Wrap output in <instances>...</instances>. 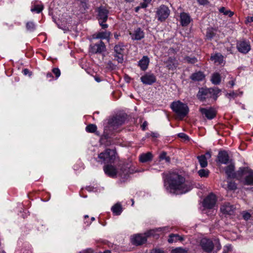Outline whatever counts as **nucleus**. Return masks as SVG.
<instances>
[{
	"mask_svg": "<svg viewBox=\"0 0 253 253\" xmlns=\"http://www.w3.org/2000/svg\"><path fill=\"white\" fill-rule=\"evenodd\" d=\"M46 76L47 78H50V80H49L50 81H52V79H53V76L52 75V74L50 72L47 73Z\"/></svg>",
	"mask_w": 253,
	"mask_h": 253,
	"instance_id": "052dcab7",
	"label": "nucleus"
},
{
	"mask_svg": "<svg viewBox=\"0 0 253 253\" xmlns=\"http://www.w3.org/2000/svg\"><path fill=\"white\" fill-rule=\"evenodd\" d=\"M232 250V247L231 245L226 246L224 247L223 253H227Z\"/></svg>",
	"mask_w": 253,
	"mask_h": 253,
	"instance_id": "864d4df0",
	"label": "nucleus"
},
{
	"mask_svg": "<svg viewBox=\"0 0 253 253\" xmlns=\"http://www.w3.org/2000/svg\"><path fill=\"white\" fill-rule=\"evenodd\" d=\"M151 1V0H143L142 2H141L140 4V7L142 8H146L148 6V3Z\"/></svg>",
	"mask_w": 253,
	"mask_h": 253,
	"instance_id": "8fccbe9b",
	"label": "nucleus"
},
{
	"mask_svg": "<svg viewBox=\"0 0 253 253\" xmlns=\"http://www.w3.org/2000/svg\"><path fill=\"white\" fill-rule=\"evenodd\" d=\"M165 63L166 65V68L169 71H174L178 65V61L174 56H169Z\"/></svg>",
	"mask_w": 253,
	"mask_h": 253,
	"instance_id": "a211bd4d",
	"label": "nucleus"
},
{
	"mask_svg": "<svg viewBox=\"0 0 253 253\" xmlns=\"http://www.w3.org/2000/svg\"><path fill=\"white\" fill-rule=\"evenodd\" d=\"M164 185L166 191L172 194H185L190 191L192 187L190 184L185 183V178L176 172H169L163 173Z\"/></svg>",
	"mask_w": 253,
	"mask_h": 253,
	"instance_id": "f257e3e1",
	"label": "nucleus"
},
{
	"mask_svg": "<svg viewBox=\"0 0 253 253\" xmlns=\"http://www.w3.org/2000/svg\"><path fill=\"white\" fill-rule=\"evenodd\" d=\"M216 33L213 31V28H208L206 34V40L211 41L215 36Z\"/></svg>",
	"mask_w": 253,
	"mask_h": 253,
	"instance_id": "f704fd0d",
	"label": "nucleus"
},
{
	"mask_svg": "<svg viewBox=\"0 0 253 253\" xmlns=\"http://www.w3.org/2000/svg\"><path fill=\"white\" fill-rule=\"evenodd\" d=\"M226 96L228 97H231L232 98L235 99L238 96H239V94L237 91H233L232 92H230L229 93H227L226 94Z\"/></svg>",
	"mask_w": 253,
	"mask_h": 253,
	"instance_id": "de8ad7c7",
	"label": "nucleus"
},
{
	"mask_svg": "<svg viewBox=\"0 0 253 253\" xmlns=\"http://www.w3.org/2000/svg\"><path fill=\"white\" fill-rule=\"evenodd\" d=\"M235 208L229 203H225L220 208L222 213L225 215H233L234 213Z\"/></svg>",
	"mask_w": 253,
	"mask_h": 253,
	"instance_id": "4be33fe9",
	"label": "nucleus"
},
{
	"mask_svg": "<svg viewBox=\"0 0 253 253\" xmlns=\"http://www.w3.org/2000/svg\"><path fill=\"white\" fill-rule=\"evenodd\" d=\"M228 84L230 85V87L232 88L235 85V82L234 80L230 81L228 82Z\"/></svg>",
	"mask_w": 253,
	"mask_h": 253,
	"instance_id": "e2e57ef3",
	"label": "nucleus"
},
{
	"mask_svg": "<svg viewBox=\"0 0 253 253\" xmlns=\"http://www.w3.org/2000/svg\"><path fill=\"white\" fill-rule=\"evenodd\" d=\"M135 172L134 167L129 163H125L120 166L118 173L122 178L127 179L129 174H133Z\"/></svg>",
	"mask_w": 253,
	"mask_h": 253,
	"instance_id": "1a4fd4ad",
	"label": "nucleus"
},
{
	"mask_svg": "<svg viewBox=\"0 0 253 253\" xmlns=\"http://www.w3.org/2000/svg\"><path fill=\"white\" fill-rule=\"evenodd\" d=\"M153 155L151 152L143 153L139 156V161L141 163H146L152 160Z\"/></svg>",
	"mask_w": 253,
	"mask_h": 253,
	"instance_id": "c85d7f7f",
	"label": "nucleus"
},
{
	"mask_svg": "<svg viewBox=\"0 0 253 253\" xmlns=\"http://www.w3.org/2000/svg\"><path fill=\"white\" fill-rule=\"evenodd\" d=\"M103 170L107 176L112 178L116 177L118 174L117 169L112 164L105 165L103 167Z\"/></svg>",
	"mask_w": 253,
	"mask_h": 253,
	"instance_id": "6ab92c4d",
	"label": "nucleus"
},
{
	"mask_svg": "<svg viewBox=\"0 0 253 253\" xmlns=\"http://www.w3.org/2000/svg\"><path fill=\"white\" fill-rule=\"evenodd\" d=\"M111 33L108 31H105L102 32H99L93 34L92 35V38L93 39H100L104 40L106 39L109 41L110 39Z\"/></svg>",
	"mask_w": 253,
	"mask_h": 253,
	"instance_id": "b1692460",
	"label": "nucleus"
},
{
	"mask_svg": "<svg viewBox=\"0 0 253 253\" xmlns=\"http://www.w3.org/2000/svg\"><path fill=\"white\" fill-rule=\"evenodd\" d=\"M247 22L251 23L253 22V16H248L247 18Z\"/></svg>",
	"mask_w": 253,
	"mask_h": 253,
	"instance_id": "69168bd1",
	"label": "nucleus"
},
{
	"mask_svg": "<svg viewBox=\"0 0 253 253\" xmlns=\"http://www.w3.org/2000/svg\"><path fill=\"white\" fill-rule=\"evenodd\" d=\"M243 218L244 220L247 221L249 219H250L251 217V214L250 213H249V212L248 211H244L243 212Z\"/></svg>",
	"mask_w": 253,
	"mask_h": 253,
	"instance_id": "09e8293b",
	"label": "nucleus"
},
{
	"mask_svg": "<svg viewBox=\"0 0 253 253\" xmlns=\"http://www.w3.org/2000/svg\"><path fill=\"white\" fill-rule=\"evenodd\" d=\"M200 245L203 251L206 253H211L214 247L212 241L206 238L201 239Z\"/></svg>",
	"mask_w": 253,
	"mask_h": 253,
	"instance_id": "f8f14e48",
	"label": "nucleus"
},
{
	"mask_svg": "<svg viewBox=\"0 0 253 253\" xmlns=\"http://www.w3.org/2000/svg\"><path fill=\"white\" fill-rule=\"evenodd\" d=\"M150 59L147 56H143L142 58L138 61V66L140 69L143 71H146L149 66Z\"/></svg>",
	"mask_w": 253,
	"mask_h": 253,
	"instance_id": "bb28decb",
	"label": "nucleus"
},
{
	"mask_svg": "<svg viewBox=\"0 0 253 253\" xmlns=\"http://www.w3.org/2000/svg\"><path fill=\"white\" fill-rule=\"evenodd\" d=\"M160 161L165 160L166 163H170V158L167 156V153L165 151H163L159 155V157Z\"/></svg>",
	"mask_w": 253,
	"mask_h": 253,
	"instance_id": "ea45409f",
	"label": "nucleus"
},
{
	"mask_svg": "<svg viewBox=\"0 0 253 253\" xmlns=\"http://www.w3.org/2000/svg\"><path fill=\"white\" fill-rule=\"evenodd\" d=\"M106 50L104 42L100 40L98 42L90 45L89 52L92 54H101Z\"/></svg>",
	"mask_w": 253,
	"mask_h": 253,
	"instance_id": "ddd939ff",
	"label": "nucleus"
},
{
	"mask_svg": "<svg viewBox=\"0 0 253 253\" xmlns=\"http://www.w3.org/2000/svg\"><path fill=\"white\" fill-rule=\"evenodd\" d=\"M184 238L177 234H171L169 235L168 241L169 243L176 242L178 241H183Z\"/></svg>",
	"mask_w": 253,
	"mask_h": 253,
	"instance_id": "7c9ffc66",
	"label": "nucleus"
},
{
	"mask_svg": "<svg viewBox=\"0 0 253 253\" xmlns=\"http://www.w3.org/2000/svg\"><path fill=\"white\" fill-rule=\"evenodd\" d=\"M198 2L200 5H205L209 3L208 0H197Z\"/></svg>",
	"mask_w": 253,
	"mask_h": 253,
	"instance_id": "5fc2aeb1",
	"label": "nucleus"
},
{
	"mask_svg": "<svg viewBox=\"0 0 253 253\" xmlns=\"http://www.w3.org/2000/svg\"><path fill=\"white\" fill-rule=\"evenodd\" d=\"M178 136L181 138L184 139L185 140H189V137L184 133H179L178 134Z\"/></svg>",
	"mask_w": 253,
	"mask_h": 253,
	"instance_id": "3c124183",
	"label": "nucleus"
},
{
	"mask_svg": "<svg viewBox=\"0 0 253 253\" xmlns=\"http://www.w3.org/2000/svg\"><path fill=\"white\" fill-rule=\"evenodd\" d=\"M36 25L33 21H28L26 24V28L27 31L33 32L36 30Z\"/></svg>",
	"mask_w": 253,
	"mask_h": 253,
	"instance_id": "c9c22d12",
	"label": "nucleus"
},
{
	"mask_svg": "<svg viewBox=\"0 0 253 253\" xmlns=\"http://www.w3.org/2000/svg\"><path fill=\"white\" fill-rule=\"evenodd\" d=\"M147 241V237L144 234H138L133 236L131 242L133 245L138 246L146 243Z\"/></svg>",
	"mask_w": 253,
	"mask_h": 253,
	"instance_id": "412c9836",
	"label": "nucleus"
},
{
	"mask_svg": "<svg viewBox=\"0 0 253 253\" xmlns=\"http://www.w3.org/2000/svg\"><path fill=\"white\" fill-rule=\"evenodd\" d=\"M206 77L204 72L201 71H196L192 73L189 77V79L193 82H202Z\"/></svg>",
	"mask_w": 253,
	"mask_h": 253,
	"instance_id": "a878e982",
	"label": "nucleus"
},
{
	"mask_svg": "<svg viewBox=\"0 0 253 253\" xmlns=\"http://www.w3.org/2000/svg\"><path fill=\"white\" fill-rule=\"evenodd\" d=\"M148 126V123L147 121H144L143 124L141 125V128L142 130L145 131L146 128L147 126Z\"/></svg>",
	"mask_w": 253,
	"mask_h": 253,
	"instance_id": "6e6d98bb",
	"label": "nucleus"
},
{
	"mask_svg": "<svg viewBox=\"0 0 253 253\" xmlns=\"http://www.w3.org/2000/svg\"><path fill=\"white\" fill-rule=\"evenodd\" d=\"M150 253H167L165 252L164 250H163V249L155 248L152 249L150 251Z\"/></svg>",
	"mask_w": 253,
	"mask_h": 253,
	"instance_id": "a18cd8bd",
	"label": "nucleus"
},
{
	"mask_svg": "<svg viewBox=\"0 0 253 253\" xmlns=\"http://www.w3.org/2000/svg\"><path fill=\"white\" fill-rule=\"evenodd\" d=\"M198 173L201 177H208L210 174V171L208 169H202L198 171Z\"/></svg>",
	"mask_w": 253,
	"mask_h": 253,
	"instance_id": "58836bf2",
	"label": "nucleus"
},
{
	"mask_svg": "<svg viewBox=\"0 0 253 253\" xmlns=\"http://www.w3.org/2000/svg\"><path fill=\"white\" fill-rule=\"evenodd\" d=\"M220 12L223 13L225 15H228L229 17H231L234 15V12L230 10H226L225 7H221L219 9Z\"/></svg>",
	"mask_w": 253,
	"mask_h": 253,
	"instance_id": "a19ab883",
	"label": "nucleus"
},
{
	"mask_svg": "<svg viewBox=\"0 0 253 253\" xmlns=\"http://www.w3.org/2000/svg\"><path fill=\"white\" fill-rule=\"evenodd\" d=\"M108 66H109V68H110L112 70H114L116 69V65L114 64L112 61H109L108 63Z\"/></svg>",
	"mask_w": 253,
	"mask_h": 253,
	"instance_id": "bf43d9fd",
	"label": "nucleus"
},
{
	"mask_svg": "<svg viewBox=\"0 0 253 253\" xmlns=\"http://www.w3.org/2000/svg\"><path fill=\"white\" fill-rule=\"evenodd\" d=\"M93 189V187H91V186H87L86 187V189L88 191H91Z\"/></svg>",
	"mask_w": 253,
	"mask_h": 253,
	"instance_id": "774afa93",
	"label": "nucleus"
},
{
	"mask_svg": "<svg viewBox=\"0 0 253 253\" xmlns=\"http://www.w3.org/2000/svg\"><path fill=\"white\" fill-rule=\"evenodd\" d=\"M129 34L131 35L132 40L140 41L145 37V33L140 27L137 28L134 30L132 34L130 33Z\"/></svg>",
	"mask_w": 253,
	"mask_h": 253,
	"instance_id": "393cba45",
	"label": "nucleus"
},
{
	"mask_svg": "<svg viewBox=\"0 0 253 253\" xmlns=\"http://www.w3.org/2000/svg\"><path fill=\"white\" fill-rule=\"evenodd\" d=\"M211 81L214 85H218L221 81V77L219 73H214L211 77Z\"/></svg>",
	"mask_w": 253,
	"mask_h": 253,
	"instance_id": "c756f323",
	"label": "nucleus"
},
{
	"mask_svg": "<svg viewBox=\"0 0 253 253\" xmlns=\"http://www.w3.org/2000/svg\"><path fill=\"white\" fill-rule=\"evenodd\" d=\"M126 118L127 115L126 114H117L110 117L108 119L107 126L105 127L104 133L101 135V139H108L109 137V134L106 132L107 127L116 129L125 123Z\"/></svg>",
	"mask_w": 253,
	"mask_h": 253,
	"instance_id": "20e7f679",
	"label": "nucleus"
},
{
	"mask_svg": "<svg viewBox=\"0 0 253 253\" xmlns=\"http://www.w3.org/2000/svg\"><path fill=\"white\" fill-rule=\"evenodd\" d=\"M199 111L203 117L209 120L213 119L217 115V111L211 107L209 108H200Z\"/></svg>",
	"mask_w": 253,
	"mask_h": 253,
	"instance_id": "2eb2a0df",
	"label": "nucleus"
},
{
	"mask_svg": "<svg viewBox=\"0 0 253 253\" xmlns=\"http://www.w3.org/2000/svg\"><path fill=\"white\" fill-rule=\"evenodd\" d=\"M150 135L153 138H156L159 137L160 135L158 132L152 131L150 132Z\"/></svg>",
	"mask_w": 253,
	"mask_h": 253,
	"instance_id": "4d7b16f0",
	"label": "nucleus"
},
{
	"mask_svg": "<svg viewBox=\"0 0 253 253\" xmlns=\"http://www.w3.org/2000/svg\"><path fill=\"white\" fill-rule=\"evenodd\" d=\"M43 9V6L40 4H35L31 9L32 12H36L37 13H41Z\"/></svg>",
	"mask_w": 253,
	"mask_h": 253,
	"instance_id": "4c0bfd02",
	"label": "nucleus"
},
{
	"mask_svg": "<svg viewBox=\"0 0 253 253\" xmlns=\"http://www.w3.org/2000/svg\"><path fill=\"white\" fill-rule=\"evenodd\" d=\"M140 80L144 84L152 85L156 82L157 78L154 74L146 73L141 77Z\"/></svg>",
	"mask_w": 253,
	"mask_h": 253,
	"instance_id": "f3484780",
	"label": "nucleus"
},
{
	"mask_svg": "<svg viewBox=\"0 0 253 253\" xmlns=\"http://www.w3.org/2000/svg\"><path fill=\"white\" fill-rule=\"evenodd\" d=\"M183 62L187 64H194L198 62V59L194 56H185L183 58Z\"/></svg>",
	"mask_w": 253,
	"mask_h": 253,
	"instance_id": "72a5a7b5",
	"label": "nucleus"
},
{
	"mask_svg": "<svg viewBox=\"0 0 253 253\" xmlns=\"http://www.w3.org/2000/svg\"><path fill=\"white\" fill-rule=\"evenodd\" d=\"M111 211L114 215H120L123 211V208L121 204L119 203H116L112 207Z\"/></svg>",
	"mask_w": 253,
	"mask_h": 253,
	"instance_id": "2f4dec72",
	"label": "nucleus"
},
{
	"mask_svg": "<svg viewBox=\"0 0 253 253\" xmlns=\"http://www.w3.org/2000/svg\"><path fill=\"white\" fill-rule=\"evenodd\" d=\"M171 253H188V250L181 247H178L172 249Z\"/></svg>",
	"mask_w": 253,
	"mask_h": 253,
	"instance_id": "79ce46f5",
	"label": "nucleus"
},
{
	"mask_svg": "<svg viewBox=\"0 0 253 253\" xmlns=\"http://www.w3.org/2000/svg\"><path fill=\"white\" fill-rule=\"evenodd\" d=\"M117 152L115 149H106L98 156V162L107 165L114 163Z\"/></svg>",
	"mask_w": 253,
	"mask_h": 253,
	"instance_id": "423d86ee",
	"label": "nucleus"
},
{
	"mask_svg": "<svg viewBox=\"0 0 253 253\" xmlns=\"http://www.w3.org/2000/svg\"><path fill=\"white\" fill-rule=\"evenodd\" d=\"M80 253H93V251L91 249H88L83 252H80Z\"/></svg>",
	"mask_w": 253,
	"mask_h": 253,
	"instance_id": "680f3d73",
	"label": "nucleus"
},
{
	"mask_svg": "<svg viewBox=\"0 0 253 253\" xmlns=\"http://www.w3.org/2000/svg\"><path fill=\"white\" fill-rule=\"evenodd\" d=\"M221 93V90L217 87L209 88L201 87L199 88L196 97L199 100L202 102L211 100L213 102H215Z\"/></svg>",
	"mask_w": 253,
	"mask_h": 253,
	"instance_id": "7ed1b4c3",
	"label": "nucleus"
},
{
	"mask_svg": "<svg viewBox=\"0 0 253 253\" xmlns=\"http://www.w3.org/2000/svg\"><path fill=\"white\" fill-rule=\"evenodd\" d=\"M169 14L170 10L167 6L164 4L161 5L156 11L157 20L161 22H165Z\"/></svg>",
	"mask_w": 253,
	"mask_h": 253,
	"instance_id": "9d476101",
	"label": "nucleus"
},
{
	"mask_svg": "<svg viewBox=\"0 0 253 253\" xmlns=\"http://www.w3.org/2000/svg\"><path fill=\"white\" fill-rule=\"evenodd\" d=\"M96 13V19L98 22L99 26L102 29L106 30L108 28V24H106L109 17V10L103 5H101L95 8Z\"/></svg>",
	"mask_w": 253,
	"mask_h": 253,
	"instance_id": "39448f33",
	"label": "nucleus"
},
{
	"mask_svg": "<svg viewBox=\"0 0 253 253\" xmlns=\"http://www.w3.org/2000/svg\"><path fill=\"white\" fill-rule=\"evenodd\" d=\"M216 202V195L213 193H211L204 199L202 206L205 209H212L215 206Z\"/></svg>",
	"mask_w": 253,
	"mask_h": 253,
	"instance_id": "9b49d317",
	"label": "nucleus"
},
{
	"mask_svg": "<svg viewBox=\"0 0 253 253\" xmlns=\"http://www.w3.org/2000/svg\"><path fill=\"white\" fill-rule=\"evenodd\" d=\"M180 23L182 27H187L193 21L188 13L182 12L180 13Z\"/></svg>",
	"mask_w": 253,
	"mask_h": 253,
	"instance_id": "aec40b11",
	"label": "nucleus"
},
{
	"mask_svg": "<svg viewBox=\"0 0 253 253\" xmlns=\"http://www.w3.org/2000/svg\"><path fill=\"white\" fill-rule=\"evenodd\" d=\"M227 187L230 190H235L237 189L236 183L232 181L227 182Z\"/></svg>",
	"mask_w": 253,
	"mask_h": 253,
	"instance_id": "37998d69",
	"label": "nucleus"
},
{
	"mask_svg": "<svg viewBox=\"0 0 253 253\" xmlns=\"http://www.w3.org/2000/svg\"><path fill=\"white\" fill-rule=\"evenodd\" d=\"M234 164H230L225 168V173L227 179H235L244 186H253V169L249 167H241L235 170Z\"/></svg>",
	"mask_w": 253,
	"mask_h": 253,
	"instance_id": "f03ea898",
	"label": "nucleus"
},
{
	"mask_svg": "<svg viewBox=\"0 0 253 253\" xmlns=\"http://www.w3.org/2000/svg\"><path fill=\"white\" fill-rule=\"evenodd\" d=\"M166 227H164L151 229L145 232L144 235L147 237V238L153 237L157 239L159 237V234L157 233V232H164L166 231Z\"/></svg>",
	"mask_w": 253,
	"mask_h": 253,
	"instance_id": "5701e85b",
	"label": "nucleus"
},
{
	"mask_svg": "<svg viewBox=\"0 0 253 253\" xmlns=\"http://www.w3.org/2000/svg\"><path fill=\"white\" fill-rule=\"evenodd\" d=\"M125 45L123 42H119L116 44L113 49L112 55L113 60L117 61L119 64H122L124 62Z\"/></svg>",
	"mask_w": 253,
	"mask_h": 253,
	"instance_id": "6e6552de",
	"label": "nucleus"
},
{
	"mask_svg": "<svg viewBox=\"0 0 253 253\" xmlns=\"http://www.w3.org/2000/svg\"><path fill=\"white\" fill-rule=\"evenodd\" d=\"M114 38L116 40H119L120 37L121 36V34L120 33L115 32L114 34Z\"/></svg>",
	"mask_w": 253,
	"mask_h": 253,
	"instance_id": "0e129e2a",
	"label": "nucleus"
},
{
	"mask_svg": "<svg viewBox=\"0 0 253 253\" xmlns=\"http://www.w3.org/2000/svg\"><path fill=\"white\" fill-rule=\"evenodd\" d=\"M229 156L226 150H220L217 156L216 162L219 164L227 165L229 163Z\"/></svg>",
	"mask_w": 253,
	"mask_h": 253,
	"instance_id": "dca6fc26",
	"label": "nucleus"
},
{
	"mask_svg": "<svg viewBox=\"0 0 253 253\" xmlns=\"http://www.w3.org/2000/svg\"><path fill=\"white\" fill-rule=\"evenodd\" d=\"M97 127L96 125L90 124L88 125L85 127V130L86 132L89 133H93L96 131Z\"/></svg>",
	"mask_w": 253,
	"mask_h": 253,
	"instance_id": "e433bc0d",
	"label": "nucleus"
},
{
	"mask_svg": "<svg viewBox=\"0 0 253 253\" xmlns=\"http://www.w3.org/2000/svg\"><path fill=\"white\" fill-rule=\"evenodd\" d=\"M170 108L181 119L186 117L189 112L188 105L180 100L173 101L170 104Z\"/></svg>",
	"mask_w": 253,
	"mask_h": 253,
	"instance_id": "0eeeda50",
	"label": "nucleus"
},
{
	"mask_svg": "<svg viewBox=\"0 0 253 253\" xmlns=\"http://www.w3.org/2000/svg\"><path fill=\"white\" fill-rule=\"evenodd\" d=\"M214 247L215 250L213 251V253H217V252L219 251L221 248V246L219 243V240L216 241L215 244H214Z\"/></svg>",
	"mask_w": 253,
	"mask_h": 253,
	"instance_id": "49530a36",
	"label": "nucleus"
},
{
	"mask_svg": "<svg viewBox=\"0 0 253 253\" xmlns=\"http://www.w3.org/2000/svg\"><path fill=\"white\" fill-rule=\"evenodd\" d=\"M52 72L54 74L56 79H57L61 75V72L59 68H54L52 69Z\"/></svg>",
	"mask_w": 253,
	"mask_h": 253,
	"instance_id": "c03bdc74",
	"label": "nucleus"
},
{
	"mask_svg": "<svg viewBox=\"0 0 253 253\" xmlns=\"http://www.w3.org/2000/svg\"><path fill=\"white\" fill-rule=\"evenodd\" d=\"M210 60L213 61L214 63L221 64L224 61V56L219 52L211 54Z\"/></svg>",
	"mask_w": 253,
	"mask_h": 253,
	"instance_id": "cd10ccee",
	"label": "nucleus"
},
{
	"mask_svg": "<svg viewBox=\"0 0 253 253\" xmlns=\"http://www.w3.org/2000/svg\"><path fill=\"white\" fill-rule=\"evenodd\" d=\"M236 47L239 52L244 54H247L251 49L250 42L247 40L237 42Z\"/></svg>",
	"mask_w": 253,
	"mask_h": 253,
	"instance_id": "4468645a",
	"label": "nucleus"
},
{
	"mask_svg": "<svg viewBox=\"0 0 253 253\" xmlns=\"http://www.w3.org/2000/svg\"><path fill=\"white\" fill-rule=\"evenodd\" d=\"M197 159L201 168H205L208 166L207 159L205 155L198 156Z\"/></svg>",
	"mask_w": 253,
	"mask_h": 253,
	"instance_id": "473e14b6",
	"label": "nucleus"
},
{
	"mask_svg": "<svg viewBox=\"0 0 253 253\" xmlns=\"http://www.w3.org/2000/svg\"><path fill=\"white\" fill-rule=\"evenodd\" d=\"M87 219H86V220L84 219V222L85 224H86V226H89V225L91 224V221L88 222V220H87Z\"/></svg>",
	"mask_w": 253,
	"mask_h": 253,
	"instance_id": "338daca9",
	"label": "nucleus"
},
{
	"mask_svg": "<svg viewBox=\"0 0 253 253\" xmlns=\"http://www.w3.org/2000/svg\"><path fill=\"white\" fill-rule=\"evenodd\" d=\"M22 73H23V74L24 75H26V76L28 75V76H30L31 75V73L30 72L29 70L27 68L23 69L22 71Z\"/></svg>",
	"mask_w": 253,
	"mask_h": 253,
	"instance_id": "13d9d810",
	"label": "nucleus"
},
{
	"mask_svg": "<svg viewBox=\"0 0 253 253\" xmlns=\"http://www.w3.org/2000/svg\"><path fill=\"white\" fill-rule=\"evenodd\" d=\"M178 50L177 48H174L173 47H170L169 49L168 53L169 54H173L174 55L177 53Z\"/></svg>",
	"mask_w": 253,
	"mask_h": 253,
	"instance_id": "603ef678",
	"label": "nucleus"
}]
</instances>
